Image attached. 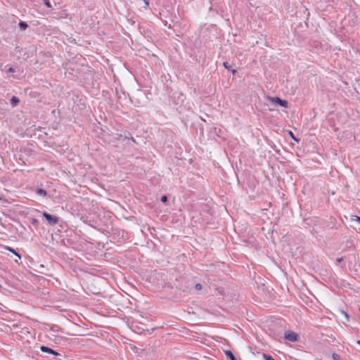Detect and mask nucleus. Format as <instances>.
Segmentation results:
<instances>
[{
    "mask_svg": "<svg viewBox=\"0 0 360 360\" xmlns=\"http://www.w3.org/2000/svg\"><path fill=\"white\" fill-rule=\"evenodd\" d=\"M284 335L285 339L291 342H295L298 340V335L292 330L285 331Z\"/></svg>",
    "mask_w": 360,
    "mask_h": 360,
    "instance_id": "2",
    "label": "nucleus"
},
{
    "mask_svg": "<svg viewBox=\"0 0 360 360\" xmlns=\"http://www.w3.org/2000/svg\"><path fill=\"white\" fill-rule=\"evenodd\" d=\"M40 349L44 352H47V353H49V354H51L53 355H58V352H56V351H54L53 349H52L48 347L41 346Z\"/></svg>",
    "mask_w": 360,
    "mask_h": 360,
    "instance_id": "4",
    "label": "nucleus"
},
{
    "mask_svg": "<svg viewBox=\"0 0 360 360\" xmlns=\"http://www.w3.org/2000/svg\"><path fill=\"white\" fill-rule=\"evenodd\" d=\"M20 102V99L16 96H13L11 99V104L13 107L16 106Z\"/></svg>",
    "mask_w": 360,
    "mask_h": 360,
    "instance_id": "5",
    "label": "nucleus"
},
{
    "mask_svg": "<svg viewBox=\"0 0 360 360\" xmlns=\"http://www.w3.org/2000/svg\"><path fill=\"white\" fill-rule=\"evenodd\" d=\"M342 259H343L342 258H339V259H338L337 260H338V262H342Z\"/></svg>",
    "mask_w": 360,
    "mask_h": 360,
    "instance_id": "20",
    "label": "nucleus"
},
{
    "mask_svg": "<svg viewBox=\"0 0 360 360\" xmlns=\"http://www.w3.org/2000/svg\"><path fill=\"white\" fill-rule=\"evenodd\" d=\"M43 215L51 225L56 224L58 222V217L55 215H51L47 212H44Z\"/></svg>",
    "mask_w": 360,
    "mask_h": 360,
    "instance_id": "3",
    "label": "nucleus"
},
{
    "mask_svg": "<svg viewBox=\"0 0 360 360\" xmlns=\"http://www.w3.org/2000/svg\"><path fill=\"white\" fill-rule=\"evenodd\" d=\"M15 70L13 68H10L8 70V72H14Z\"/></svg>",
    "mask_w": 360,
    "mask_h": 360,
    "instance_id": "17",
    "label": "nucleus"
},
{
    "mask_svg": "<svg viewBox=\"0 0 360 360\" xmlns=\"http://www.w3.org/2000/svg\"><path fill=\"white\" fill-rule=\"evenodd\" d=\"M19 27L21 30H25L27 27V24L25 22H20L19 23Z\"/></svg>",
    "mask_w": 360,
    "mask_h": 360,
    "instance_id": "7",
    "label": "nucleus"
},
{
    "mask_svg": "<svg viewBox=\"0 0 360 360\" xmlns=\"http://www.w3.org/2000/svg\"><path fill=\"white\" fill-rule=\"evenodd\" d=\"M230 71H231L233 75H235V73L236 72V70L234 69H232V68H231Z\"/></svg>",
    "mask_w": 360,
    "mask_h": 360,
    "instance_id": "18",
    "label": "nucleus"
},
{
    "mask_svg": "<svg viewBox=\"0 0 360 360\" xmlns=\"http://www.w3.org/2000/svg\"><path fill=\"white\" fill-rule=\"evenodd\" d=\"M268 100L274 104L279 105L284 108H288V102L285 100H281L278 97H269Z\"/></svg>",
    "mask_w": 360,
    "mask_h": 360,
    "instance_id": "1",
    "label": "nucleus"
},
{
    "mask_svg": "<svg viewBox=\"0 0 360 360\" xmlns=\"http://www.w3.org/2000/svg\"><path fill=\"white\" fill-rule=\"evenodd\" d=\"M44 3L48 8H51V4L49 0H44Z\"/></svg>",
    "mask_w": 360,
    "mask_h": 360,
    "instance_id": "13",
    "label": "nucleus"
},
{
    "mask_svg": "<svg viewBox=\"0 0 360 360\" xmlns=\"http://www.w3.org/2000/svg\"><path fill=\"white\" fill-rule=\"evenodd\" d=\"M37 193L39 195L45 196L46 195V191L42 188H39L37 191Z\"/></svg>",
    "mask_w": 360,
    "mask_h": 360,
    "instance_id": "8",
    "label": "nucleus"
},
{
    "mask_svg": "<svg viewBox=\"0 0 360 360\" xmlns=\"http://www.w3.org/2000/svg\"><path fill=\"white\" fill-rule=\"evenodd\" d=\"M161 201L162 202H166L167 201V197L166 195H163L161 197Z\"/></svg>",
    "mask_w": 360,
    "mask_h": 360,
    "instance_id": "16",
    "label": "nucleus"
},
{
    "mask_svg": "<svg viewBox=\"0 0 360 360\" xmlns=\"http://www.w3.org/2000/svg\"><path fill=\"white\" fill-rule=\"evenodd\" d=\"M6 250L11 252L12 253L16 254V251L13 248H11V247H6Z\"/></svg>",
    "mask_w": 360,
    "mask_h": 360,
    "instance_id": "14",
    "label": "nucleus"
},
{
    "mask_svg": "<svg viewBox=\"0 0 360 360\" xmlns=\"http://www.w3.org/2000/svg\"><path fill=\"white\" fill-rule=\"evenodd\" d=\"M290 134L291 136H292L294 139H295V137L293 136L292 133V132H290Z\"/></svg>",
    "mask_w": 360,
    "mask_h": 360,
    "instance_id": "21",
    "label": "nucleus"
},
{
    "mask_svg": "<svg viewBox=\"0 0 360 360\" xmlns=\"http://www.w3.org/2000/svg\"><path fill=\"white\" fill-rule=\"evenodd\" d=\"M224 352L226 356L230 359V360H236L234 355L231 351L226 350Z\"/></svg>",
    "mask_w": 360,
    "mask_h": 360,
    "instance_id": "6",
    "label": "nucleus"
},
{
    "mask_svg": "<svg viewBox=\"0 0 360 360\" xmlns=\"http://www.w3.org/2000/svg\"><path fill=\"white\" fill-rule=\"evenodd\" d=\"M16 257H18L19 259H21L20 255H19L17 252L16 254H14Z\"/></svg>",
    "mask_w": 360,
    "mask_h": 360,
    "instance_id": "19",
    "label": "nucleus"
},
{
    "mask_svg": "<svg viewBox=\"0 0 360 360\" xmlns=\"http://www.w3.org/2000/svg\"><path fill=\"white\" fill-rule=\"evenodd\" d=\"M332 358H333V360H342L341 356L339 354H336V353H333V354Z\"/></svg>",
    "mask_w": 360,
    "mask_h": 360,
    "instance_id": "9",
    "label": "nucleus"
},
{
    "mask_svg": "<svg viewBox=\"0 0 360 360\" xmlns=\"http://www.w3.org/2000/svg\"><path fill=\"white\" fill-rule=\"evenodd\" d=\"M263 357L265 360H275L271 356L264 354Z\"/></svg>",
    "mask_w": 360,
    "mask_h": 360,
    "instance_id": "11",
    "label": "nucleus"
},
{
    "mask_svg": "<svg viewBox=\"0 0 360 360\" xmlns=\"http://www.w3.org/2000/svg\"><path fill=\"white\" fill-rule=\"evenodd\" d=\"M223 65H224V67L226 69H227V70H231V68L233 67V65H230L228 62H224V63H223Z\"/></svg>",
    "mask_w": 360,
    "mask_h": 360,
    "instance_id": "10",
    "label": "nucleus"
},
{
    "mask_svg": "<svg viewBox=\"0 0 360 360\" xmlns=\"http://www.w3.org/2000/svg\"><path fill=\"white\" fill-rule=\"evenodd\" d=\"M195 288L197 290H200L202 289V285L200 283H197L195 284Z\"/></svg>",
    "mask_w": 360,
    "mask_h": 360,
    "instance_id": "15",
    "label": "nucleus"
},
{
    "mask_svg": "<svg viewBox=\"0 0 360 360\" xmlns=\"http://www.w3.org/2000/svg\"><path fill=\"white\" fill-rule=\"evenodd\" d=\"M351 219L352 221L355 220V221H356L360 223V217H358V216H356V215H352Z\"/></svg>",
    "mask_w": 360,
    "mask_h": 360,
    "instance_id": "12",
    "label": "nucleus"
},
{
    "mask_svg": "<svg viewBox=\"0 0 360 360\" xmlns=\"http://www.w3.org/2000/svg\"><path fill=\"white\" fill-rule=\"evenodd\" d=\"M356 343L360 345V340H357Z\"/></svg>",
    "mask_w": 360,
    "mask_h": 360,
    "instance_id": "22",
    "label": "nucleus"
}]
</instances>
